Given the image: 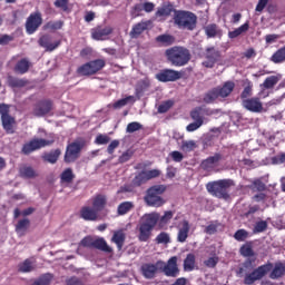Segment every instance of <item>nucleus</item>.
I'll list each match as a JSON object with an SVG mask.
<instances>
[{
	"label": "nucleus",
	"mask_w": 285,
	"mask_h": 285,
	"mask_svg": "<svg viewBox=\"0 0 285 285\" xmlns=\"http://www.w3.org/2000/svg\"><path fill=\"white\" fill-rule=\"evenodd\" d=\"M114 30L112 27L98 26L91 29V39L95 41H106V39L112 35Z\"/></svg>",
	"instance_id": "20"
},
{
	"label": "nucleus",
	"mask_w": 285,
	"mask_h": 285,
	"mask_svg": "<svg viewBox=\"0 0 285 285\" xmlns=\"http://www.w3.org/2000/svg\"><path fill=\"white\" fill-rule=\"evenodd\" d=\"M141 274L145 279H155L157 273L160 271L159 261L156 264L153 263H145L140 267Z\"/></svg>",
	"instance_id": "21"
},
{
	"label": "nucleus",
	"mask_w": 285,
	"mask_h": 285,
	"mask_svg": "<svg viewBox=\"0 0 285 285\" xmlns=\"http://www.w3.org/2000/svg\"><path fill=\"white\" fill-rule=\"evenodd\" d=\"M79 246H82V248H96L102 253H112V247L108 246V243L104 237L95 239L92 236H85L80 240Z\"/></svg>",
	"instance_id": "9"
},
{
	"label": "nucleus",
	"mask_w": 285,
	"mask_h": 285,
	"mask_svg": "<svg viewBox=\"0 0 285 285\" xmlns=\"http://www.w3.org/2000/svg\"><path fill=\"white\" fill-rule=\"evenodd\" d=\"M80 217L85 219V222H101V215L99 212L90 206H83L80 209Z\"/></svg>",
	"instance_id": "22"
},
{
	"label": "nucleus",
	"mask_w": 285,
	"mask_h": 285,
	"mask_svg": "<svg viewBox=\"0 0 285 285\" xmlns=\"http://www.w3.org/2000/svg\"><path fill=\"white\" fill-rule=\"evenodd\" d=\"M13 70L18 75H26V72H28V70H30V61L26 58H22L21 60H19L16 63Z\"/></svg>",
	"instance_id": "35"
},
{
	"label": "nucleus",
	"mask_w": 285,
	"mask_h": 285,
	"mask_svg": "<svg viewBox=\"0 0 285 285\" xmlns=\"http://www.w3.org/2000/svg\"><path fill=\"white\" fill-rule=\"evenodd\" d=\"M250 28V23L247 21L234 31L228 32L229 39H237L240 35H244V32H248V29Z\"/></svg>",
	"instance_id": "39"
},
{
	"label": "nucleus",
	"mask_w": 285,
	"mask_h": 285,
	"mask_svg": "<svg viewBox=\"0 0 285 285\" xmlns=\"http://www.w3.org/2000/svg\"><path fill=\"white\" fill-rule=\"evenodd\" d=\"M212 115H215V111L206 106L196 107L190 111V118L193 121H196L202 126H204V118L212 117Z\"/></svg>",
	"instance_id": "15"
},
{
	"label": "nucleus",
	"mask_w": 285,
	"mask_h": 285,
	"mask_svg": "<svg viewBox=\"0 0 285 285\" xmlns=\"http://www.w3.org/2000/svg\"><path fill=\"white\" fill-rule=\"evenodd\" d=\"M181 227L178 228L177 242L184 244L188 239V233H190V223L187 219H184L180 223Z\"/></svg>",
	"instance_id": "27"
},
{
	"label": "nucleus",
	"mask_w": 285,
	"mask_h": 285,
	"mask_svg": "<svg viewBox=\"0 0 285 285\" xmlns=\"http://www.w3.org/2000/svg\"><path fill=\"white\" fill-rule=\"evenodd\" d=\"M59 157H61V149H55L49 153H45L42 159L48 164H57V161H59Z\"/></svg>",
	"instance_id": "33"
},
{
	"label": "nucleus",
	"mask_w": 285,
	"mask_h": 285,
	"mask_svg": "<svg viewBox=\"0 0 285 285\" xmlns=\"http://www.w3.org/2000/svg\"><path fill=\"white\" fill-rule=\"evenodd\" d=\"M279 79H282V76H269L264 80L263 87L266 90H271V88H275L279 83Z\"/></svg>",
	"instance_id": "43"
},
{
	"label": "nucleus",
	"mask_w": 285,
	"mask_h": 285,
	"mask_svg": "<svg viewBox=\"0 0 285 285\" xmlns=\"http://www.w3.org/2000/svg\"><path fill=\"white\" fill-rule=\"evenodd\" d=\"M273 271V263L268 262L255 268V258H247L238 268V275H244V284L253 285L255 282H259Z\"/></svg>",
	"instance_id": "1"
},
{
	"label": "nucleus",
	"mask_w": 285,
	"mask_h": 285,
	"mask_svg": "<svg viewBox=\"0 0 285 285\" xmlns=\"http://www.w3.org/2000/svg\"><path fill=\"white\" fill-rule=\"evenodd\" d=\"M43 18L41 17V12L36 11L30 13L24 24L27 35H35L41 28Z\"/></svg>",
	"instance_id": "13"
},
{
	"label": "nucleus",
	"mask_w": 285,
	"mask_h": 285,
	"mask_svg": "<svg viewBox=\"0 0 285 285\" xmlns=\"http://www.w3.org/2000/svg\"><path fill=\"white\" fill-rule=\"evenodd\" d=\"M205 57L207 60L203 62L205 68H215V65L222 59V51L210 47L206 49Z\"/></svg>",
	"instance_id": "18"
},
{
	"label": "nucleus",
	"mask_w": 285,
	"mask_h": 285,
	"mask_svg": "<svg viewBox=\"0 0 285 285\" xmlns=\"http://www.w3.org/2000/svg\"><path fill=\"white\" fill-rule=\"evenodd\" d=\"M242 106L249 112H262L264 110V105L258 97L242 100Z\"/></svg>",
	"instance_id": "19"
},
{
	"label": "nucleus",
	"mask_w": 285,
	"mask_h": 285,
	"mask_svg": "<svg viewBox=\"0 0 285 285\" xmlns=\"http://www.w3.org/2000/svg\"><path fill=\"white\" fill-rule=\"evenodd\" d=\"M271 61L273 63H284V61H285V46L281 47L278 50H276L272 55Z\"/></svg>",
	"instance_id": "41"
},
{
	"label": "nucleus",
	"mask_w": 285,
	"mask_h": 285,
	"mask_svg": "<svg viewBox=\"0 0 285 285\" xmlns=\"http://www.w3.org/2000/svg\"><path fill=\"white\" fill-rule=\"evenodd\" d=\"M38 43L41 48H45L47 52H52L53 50H57L59 46H61V40L52 42V36L43 35L39 38Z\"/></svg>",
	"instance_id": "23"
},
{
	"label": "nucleus",
	"mask_w": 285,
	"mask_h": 285,
	"mask_svg": "<svg viewBox=\"0 0 285 285\" xmlns=\"http://www.w3.org/2000/svg\"><path fill=\"white\" fill-rule=\"evenodd\" d=\"M104 68H106V60L96 59L78 67L77 75H80V77H92V75H97Z\"/></svg>",
	"instance_id": "8"
},
{
	"label": "nucleus",
	"mask_w": 285,
	"mask_h": 285,
	"mask_svg": "<svg viewBox=\"0 0 285 285\" xmlns=\"http://www.w3.org/2000/svg\"><path fill=\"white\" fill-rule=\"evenodd\" d=\"M224 159V156L219 153H216L213 156H209L208 158L204 159L200 163L202 170H205L206 173H213L217 166H219V161Z\"/></svg>",
	"instance_id": "17"
},
{
	"label": "nucleus",
	"mask_w": 285,
	"mask_h": 285,
	"mask_svg": "<svg viewBox=\"0 0 285 285\" xmlns=\"http://www.w3.org/2000/svg\"><path fill=\"white\" fill-rule=\"evenodd\" d=\"M83 142L81 141H73L67 145L63 161L65 164H75L76 160L81 157V150H83Z\"/></svg>",
	"instance_id": "10"
},
{
	"label": "nucleus",
	"mask_w": 285,
	"mask_h": 285,
	"mask_svg": "<svg viewBox=\"0 0 285 285\" xmlns=\"http://www.w3.org/2000/svg\"><path fill=\"white\" fill-rule=\"evenodd\" d=\"M219 97V91L217 90V87H215L205 94L203 101L205 104H214Z\"/></svg>",
	"instance_id": "38"
},
{
	"label": "nucleus",
	"mask_w": 285,
	"mask_h": 285,
	"mask_svg": "<svg viewBox=\"0 0 285 285\" xmlns=\"http://www.w3.org/2000/svg\"><path fill=\"white\" fill-rule=\"evenodd\" d=\"M107 205L108 197L104 194H97L91 198V207H94L98 213H101Z\"/></svg>",
	"instance_id": "24"
},
{
	"label": "nucleus",
	"mask_w": 285,
	"mask_h": 285,
	"mask_svg": "<svg viewBox=\"0 0 285 285\" xmlns=\"http://www.w3.org/2000/svg\"><path fill=\"white\" fill-rule=\"evenodd\" d=\"M0 119L7 135L17 132V119L10 115V105L0 104Z\"/></svg>",
	"instance_id": "7"
},
{
	"label": "nucleus",
	"mask_w": 285,
	"mask_h": 285,
	"mask_svg": "<svg viewBox=\"0 0 285 285\" xmlns=\"http://www.w3.org/2000/svg\"><path fill=\"white\" fill-rule=\"evenodd\" d=\"M145 30H148V23L147 22H138L136 23L131 31H130V37L132 39H137L139 35H142Z\"/></svg>",
	"instance_id": "36"
},
{
	"label": "nucleus",
	"mask_w": 285,
	"mask_h": 285,
	"mask_svg": "<svg viewBox=\"0 0 285 285\" xmlns=\"http://www.w3.org/2000/svg\"><path fill=\"white\" fill-rule=\"evenodd\" d=\"M222 223L218 220L212 222L208 226L205 228L206 235H215L219 228H222Z\"/></svg>",
	"instance_id": "50"
},
{
	"label": "nucleus",
	"mask_w": 285,
	"mask_h": 285,
	"mask_svg": "<svg viewBox=\"0 0 285 285\" xmlns=\"http://www.w3.org/2000/svg\"><path fill=\"white\" fill-rule=\"evenodd\" d=\"M218 90V95L220 99H226V97H230L233 90H235V82L228 80L223 83V86L216 87Z\"/></svg>",
	"instance_id": "25"
},
{
	"label": "nucleus",
	"mask_w": 285,
	"mask_h": 285,
	"mask_svg": "<svg viewBox=\"0 0 285 285\" xmlns=\"http://www.w3.org/2000/svg\"><path fill=\"white\" fill-rule=\"evenodd\" d=\"M141 128H144V126L140 122L132 121L127 125L126 132H137V130H141Z\"/></svg>",
	"instance_id": "58"
},
{
	"label": "nucleus",
	"mask_w": 285,
	"mask_h": 285,
	"mask_svg": "<svg viewBox=\"0 0 285 285\" xmlns=\"http://www.w3.org/2000/svg\"><path fill=\"white\" fill-rule=\"evenodd\" d=\"M30 81L26 78H17L12 75L7 76V85L9 88H26Z\"/></svg>",
	"instance_id": "28"
},
{
	"label": "nucleus",
	"mask_w": 285,
	"mask_h": 285,
	"mask_svg": "<svg viewBox=\"0 0 285 285\" xmlns=\"http://www.w3.org/2000/svg\"><path fill=\"white\" fill-rule=\"evenodd\" d=\"M181 148L183 150H186V153H193V150L197 148V144L195 140L184 141Z\"/></svg>",
	"instance_id": "59"
},
{
	"label": "nucleus",
	"mask_w": 285,
	"mask_h": 285,
	"mask_svg": "<svg viewBox=\"0 0 285 285\" xmlns=\"http://www.w3.org/2000/svg\"><path fill=\"white\" fill-rule=\"evenodd\" d=\"M269 272V279H282L285 275V264L278 261Z\"/></svg>",
	"instance_id": "26"
},
{
	"label": "nucleus",
	"mask_w": 285,
	"mask_h": 285,
	"mask_svg": "<svg viewBox=\"0 0 285 285\" xmlns=\"http://www.w3.org/2000/svg\"><path fill=\"white\" fill-rule=\"evenodd\" d=\"M204 32L207 37V39H215L217 37H222L223 31L217 23H209L204 27Z\"/></svg>",
	"instance_id": "29"
},
{
	"label": "nucleus",
	"mask_w": 285,
	"mask_h": 285,
	"mask_svg": "<svg viewBox=\"0 0 285 285\" xmlns=\"http://www.w3.org/2000/svg\"><path fill=\"white\" fill-rule=\"evenodd\" d=\"M111 242L116 244L118 250H121V248H124V244H126V233L121 229L115 232L111 237Z\"/></svg>",
	"instance_id": "31"
},
{
	"label": "nucleus",
	"mask_w": 285,
	"mask_h": 285,
	"mask_svg": "<svg viewBox=\"0 0 285 285\" xmlns=\"http://www.w3.org/2000/svg\"><path fill=\"white\" fill-rule=\"evenodd\" d=\"M268 230V222L266 220H258L255 223L253 233L254 235H258L259 233H264Z\"/></svg>",
	"instance_id": "49"
},
{
	"label": "nucleus",
	"mask_w": 285,
	"mask_h": 285,
	"mask_svg": "<svg viewBox=\"0 0 285 285\" xmlns=\"http://www.w3.org/2000/svg\"><path fill=\"white\" fill-rule=\"evenodd\" d=\"M19 175L20 177H22V179H35V177L38 176L37 170H35V168L26 165L20 167Z\"/></svg>",
	"instance_id": "34"
},
{
	"label": "nucleus",
	"mask_w": 285,
	"mask_h": 285,
	"mask_svg": "<svg viewBox=\"0 0 285 285\" xmlns=\"http://www.w3.org/2000/svg\"><path fill=\"white\" fill-rule=\"evenodd\" d=\"M28 228H30V219L28 218L20 219L16 225V233L20 237H23V235L28 233Z\"/></svg>",
	"instance_id": "32"
},
{
	"label": "nucleus",
	"mask_w": 285,
	"mask_h": 285,
	"mask_svg": "<svg viewBox=\"0 0 285 285\" xmlns=\"http://www.w3.org/2000/svg\"><path fill=\"white\" fill-rule=\"evenodd\" d=\"M66 285H83V281L77 276H71L66 279Z\"/></svg>",
	"instance_id": "63"
},
{
	"label": "nucleus",
	"mask_w": 285,
	"mask_h": 285,
	"mask_svg": "<svg viewBox=\"0 0 285 285\" xmlns=\"http://www.w3.org/2000/svg\"><path fill=\"white\" fill-rule=\"evenodd\" d=\"M217 264H219V257H217V256H213V257H209L208 259L204 261V265L207 268H215V266H217Z\"/></svg>",
	"instance_id": "61"
},
{
	"label": "nucleus",
	"mask_w": 285,
	"mask_h": 285,
	"mask_svg": "<svg viewBox=\"0 0 285 285\" xmlns=\"http://www.w3.org/2000/svg\"><path fill=\"white\" fill-rule=\"evenodd\" d=\"M160 272L166 277H179V266L177 265V256H173L168 259L167 264L164 261H158Z\"/></svg>",
	"instance_id": "11"
},
{
	"label": "nucleus",
	"mask_w": 285,
	"mask_h": 285,
	"mask_svg": "<svg viewBox=\"0 0 285 285\" xmlns=\"http://www.w3.org/2000/svg\"><path fill=\"white\" fill-rule=\"evenodd\" d=\"M235 186V180L233 179H220L216 181L208 183L206 185L207 190L217 197V199H230L229 189Z\"/></svg>",
	"instance_id": "4"
},
{
	"label": "nucleus",
	"mask_w": 285,
	"mask_h": 285,
	"mask_svg": "<svg viewBox=\"0 0 285 285\" xmlns=\"http://www.w3.org/2000/svg\"><path fill=\"white\" fill-rule=\"evenodd\" d=\"M134 208L135 204L132 202H124L118 205L117 213L118 215H128Z\"/></svg>",
	"instance_id": "44"
},
{
	"label": "nucleus",
	"mask_w": 285,
	"mask_h": 285,
	"mask_svg": "<svg viewBox=\"0 0 285 285\" xmlns=\"http://www.w3.org/2000/svg\"><path fill=\"white\" fill-rule=\"evenodd\" d=\"M157 43H161V46H173L175 43V37L170 35H160L156 37Z\"/></svg>",
	"instance_id": "48"
},
{
	"label": "nucleus",
	"mask_w": 285,
	"mask_h": 285,
	"mask_svg": "<svg viewBox=\"0 0 285 285\" xmlns=\"http://www.w3.org/2000/svg\"><path fill=\"white\" fill-rule=\"evenodd\" d=\"M55 104L50 99L39 100L33 107L35 117H46L52 112Z\"/></svg>",
	"instance_id": "16"
},
{
	"label": "nucleus",
	"mask_w": 285,
	"mask_h": 285,
	"mask_svg": "<svg viewBox=\"0 0 285 285\" xmlns=\"http://www.w3.org/2000/svg\"><path fill=\"white\" fill-rule=\"evenodd\" d=\"M61 184H72L75 181V173L72 168H66L60 175Z\"/></svg>",
	"instance_id": "40"
},
{
	"label": "nucleus",
	"mask_w": 285,
	"mask_h": 285,
	"mask_svg": "<svg viewBox=\"0 0 285 285\" xmlns=\"http://www.w3.org/2000/svg\"><path fill=\"white\" fill-rule=\"evenodd\" d=\"M239 253L243 257H248V259H250V257H255L256 254L253 249V242H247L242 245Z\"/></svg>",
	"instance_id": "37"
},
{
	"label": "nucleus",
	"mask_w": 285,
	"mask_h": 285,
	"mask_svg": "<svg viewBox=\"0 0 285 285\" xmlns=\"http://www.w3.org/2000/svg\"><path fill=\"white\" fill-rule=\"evenodd\" d=\"M195 254H187L186 258L184 259V271H195Z\"/></svg>",
	"instance_id": "45"
},
{
	"label": "nucleus",
	"mask_w": 285,
	"mask_h": 285,
	"mask_svg": "<svg viewBox=\"0 0 285 285\" xmlns=\"http://www.w3.org/2000/svg\"><path fill=\"white\" fill-rule=\"evenodd\" d=\"M37 261L35 258H26L18 265L19 273H32L36 268Z\"/></svg>",
	"instance_id": "30"
},
{
	"label": "nucleus",
	"mask_w": 285,
	"mask_h": 285,
	"mask_svg": "<svg viewBox=\"0 0 285 285\" xmlns=\"http://www.w3.org/2000/svg\"><path fill=\"white\" fill-rule=\"evenodd\" d=\"M234 239H236V242H246V239H248V230L246 229L236 230V233L234 234Z\"/></svg>",
	"instance_id": "56"
},
{
	"label": "nucleus",
	"mask_w": 285,
	"mask_h": 285,
	"mask_svg": "<svg viewBox=\"0 0 285 285\" xmlns=\"http://www.w3.org/2000/svg\"><path fill=\"white\" fill-rule=\"evenodd\" d=\"M166 193V186L155 185L147 189L144 197L147 206H153L154 208H161L166 204V199L161 195Z\"/></svg>",
	"instance_id": "6"
},
{
	"label": "nucleus",
	"mask_w": 285,
	"mask_h": 285,
	"mask_svg": "<svg viewBox=\"0 0 285 285\" xmlns=\"http://www.w3.org/2000/svg\"><path fill=\"white\" fill-rule=\"evenodd\" d=\"M248 97H253V82L248 81L247 86L244 88V90L240 94V99L244 101V99H249Z\"/></svg>",
	"instance_id": "55"
},
{
	"label": "nucleus",
	"mask_w": 285,
	"mask_h": 285,
	"mask_svg": "<svg viewBox=\"0 0 285 285\" xmlns=\"http://www.w3.org/2000/svg\"><path fill=\"white\" fill-rule=\"evenodd\" d=\"M69 3H70V0H55L53 6L55 8L62 10V12H69L70 11V8L68 7Z\"/></svg>",
	"instance_id": "52"
},
{
	"label": "nucleus",
	"mask_w": 285,
	"mask_h": 285,
	"mask_svg": "<svg viewBox=\"0 0 285 285\" xmlns=\"http://www.w3.org/2000/svg\"><path fill=\"white\" fill-rule=\"evenodd\" d=\"M165 57L175 68H184V66H188V63H190V59H193L190 49L181 46H174L166 49Z\"/></svg>",
	"instance_id": "2"
},
{
	"label": "nucleus",
	"mask_w": 285,
	"mask_h": 285,
	"mask_svg": "<svg viewBox=\"0 0 285 285\" xmlns=\"http://www.w3.org/2000/svg\"><path fill=\"white\" fill-rule=\"evenodd\" d=\"M95 144H97V146H106V144H110V137L108 135L99 134L95 139Z\"/></svg>",
	"instance_id": "57"
},
{
	"label": "nucleus",
	"mask_w": 285,
	"mask_h": 285,
	"mask_svg": "<svg viewBox=\"0 0 285 285\" xmlns=\"http://www.w3.org/2000/svg\"><path fill=\"white\" fill-rule=\"evenodd\" d=\"M156 244H165V245H168L170 244V235L166 232H161L160 234H158L156 236V239H155Z\"/></svg>",
	"instance_id": "53"
},
{
	"label": "nucleus",
	"mask_w": 285,
	"mask_h": 285,
	"mask_svg": "<svg viewBox=\"0 0 285 285\" xmlns=\"http://www.w3.org/2000/svg\"><path fill=\"white\" fill-rule=\"evenodd\" d=\"M174 23L179 30H189L193 32L197 28V14L191 11H175Z\"/></svg>",
	"instance_id": "5"
},
{
	"label": "nucleus",
	"mask_w": 285,
	"mask_h": 285,
	"mask_svg": "<svg viewBox=\"0 0 285 285\" xmlns=\"http://www.w3.org/2000/svg\"><path fill=\"white\" fill-rule=\"evenodd\" d=\"M145 174L147 177V181H150V179H155L159 177V175H161V171L159 169H151V170L145 171Z\"/></svg>",
	"instance_id": "62"
},
{
	"label": "nucleus",
	"mask_w": 285,
	"mask_h": 285,
	"mask_svg": "<svg viewBox=\"0 0 285 285\" xmlns=\"http://www.w3.org/2000/svg\"><path fill=\"white\" fill-rule=\"evenodd\" d=\"M155 79L161 83L179 81V79H181V72L174 69H161L156 73Z\"/></svg>",
	"instance_id": "14"
},
{
	"label": "nucleus",
	"mask_w": 285,
	"mask_h": 285,
	"mask_svg": "<svg viewBox=\"0 0 285 285\" xmlns=\"http://www.w3.org/2000/svg\"><path fill=\"white\" fill-rule=\"evenodd\" d=\"M174 216H175V213L173 210H167L164 213L163 216H159L157 224L164 227L170 223V219H173Z\"/></svg>",
	"instance_id": "47"
},
{
	"label": "nucleus",
	"mask_w": 285,
	"mask_h": 285,
	"mask_svg": "<svg viewBox=\"0 0 285 285\" xmlns=\"http://www.w3.org/2000/svg\"><path fill=\"white\" fill-rule=\"evenodd\" d=\"M158 222L159 213L147 214L141 218L137 227L139 242H148V239H150Z\"/></svg>",
	"instance_id": "3"
},
{
	"label": "nucleus",
	"mask_w": 285,
	"mask_h": 285,
	"mask_svg": "<svg viewBox=\"0 0 285 285\" xmlns=\"http://www.w3.org/2000/svg\"><path fill=\"white\" fill-rule=\"evenodd\" d=\"M146 181H148V178L146 176V170H142L134 177V179L131 180V184L135 187H139V186H142V184H146Z\"/></svg>",
	"instance_id": "46"
},
{
	"label": "nucleus",
	"mask_w": 285,
	"mask_h": 285,
	"mask_svg": "<svg viewBox=\"0 0 285 285\" xmlns=\"http://www.w3.org/2000/svg\"><path fill=\"white\" fill-rule=\"evenodd\" d=\"M132 99V96H128L127 98H122L114 104V108H124V106L128 105V101Z\"/></svg>",
	"instance_id": "64"
},
{
	"label": "nucleus",
	"mask_w": 285,
	"mask_h": 285,
	"mask_svg": "<svg viewBox=\"0 0 285 285\" xmlns=\"http://www.w3.org/2000/svg\"><path fill=\"white\" fill-rule=\"evenodd\" d=\"M250 190L257 191V193H264L266 190V184L262 181V179H255L252 185H249Z\"/></svg>",
	"instance_id": "51"
},
{
	"label": "nucleus",
	"mask_w": 285,
	"mask_h": 285,
	"mask_svg": "<svg viewBox=\"0 0 285 285\" xmlns=\"http://www.w3.org/2000/svg\"><path fill=\"white\" fill-rule=\"evenodd\" d=\"M174 105H175V102L173 100H166L161 105L158 106V112L160 115H164V114L168 112V110H170Z\"/></svg>",
	"instance_id": "54"
},
{
	"label": "nucleus",
	"mask_w": 285,
	"mask_h": 285,
	"mask_svg": "<svg viewBox=\"0 0 285 285\" xmlns=\"http://www.w3.org/2000/svg\"><path fill=\"white\" fill-rule=\"evenodd\" d=\"M175 10V8L173 7V4L167 3V4H163L161 7H159L156 11V17H170V14H173V11Z\"/></svg>",
	"instance_id": "42"
},
{
	"label": "nucleus",
	"mask_w": 285,
	"mask_h": 285,
	"mask_svg": "<svg viewBox=\"0 0 285 285\" xmlns=\"http://www.w3.org/2000/svg\"><path fill=\"white\" fill-rule=\"evenodd\" d=\"M132 155H135V153H132V150L130 149L122 153V155L119 156L118 158L119 164H126V161H130V159L132 158Z\"/></svg>",
	"instance_id": "60"
},
{
	"label": "nucleus",
	"mask_w": 285,
	"mask_h": 285,
	"mask_svg": "<svg viewBox=\"0 0 285 285\" xmlns=\"http://www.w3.org/2000/svg\"><path fill=\"white\" fill-rule=\"evenodd\" d=\"M55 140L35 138L22 146L21 153L22 155H30L31 153H35V150H40V148H46V146H52Z\"/></svg>",
	"instance_id": "12"
}]
</instances>
